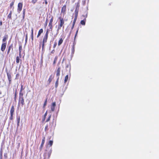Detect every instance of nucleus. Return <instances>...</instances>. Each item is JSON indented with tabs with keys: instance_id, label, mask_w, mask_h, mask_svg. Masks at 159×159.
Here are the masks:
<instances>
[{
	"instance_id": "30",
	"label": "nucleus",
	"mask_w": 159,
	"mask_h": 159,
	"mask_svg": "<svg viewBox=\"0 0 159 159\" xmlns=\"http://www.w3.org/2000/svg\"><path fill=\"white\" fill-rule=\"evenodd\" d=\"M25 9H24L23 11V19L25 18Z\"/></svg>"
},
{
	"instance_id": "39",
	"label": "nucleus",
	"mask_w": 159,
	"mask_h": 159,
	"mask_svg": "<svg viewBox=\"0 0 159 159\" xmlns=\"http://www.w3.org/2000/svg\"><path fill=\"white\" fill-rule=\"evenodd\" d=\"M37 1V0H32L31 2L32 3L34 4L36 3Z\"/></svg>"
},
{
	"instance_id": "28",
	"label": "nucleus",
	"mask_w": 159,
	"mask_h": 159,
	"mask_svg": "<svg viewBox=\"0 0 159 159\" xmlns=\"http://www.w3.org/2000/svg\"><path fill=\"white\" fill-rule=\"evenodd\" d=\"M15 2V0H13L10 4V8H11L13 7Z\"/></svg>"
},
{
	"instance_id": "14",
	"label": "nucleus",
	"mask_w": 159,
	"mask_h": 159,
	"mask_svg": "<svg viewBox=\"0 0 159 159\" xmlns=\"http://www.w3.org/2000/svg\"><path fill=\"white\" fill-rule=\"evenodd\" d=\"M8 35H4L2 40L3 43L6 42V41L8 39Z\"/></svg>"
},
{
	"instance_id": "3",
	"label": "nucleus",
	"mask_w": 159,
	"mask_h": 159,
	"mask_svg": "<svg viewBox=\"0 0 159 159\" xmlns=\"http://www.w3.org/2000/svg\"><path fill=\"white\" fill-rule=\"evenodd\" d=\"M52 150L51 149L46 150L44 154V156L45 158H49L51 155Z\"/></svg>"
},
{
	"instance_id": "18",
	"label": "nucleus",
	"mask_w": 159,
	"mask_h": 159,
	"mask_svg": "<svg viewBox=\"0 0 159 159\" xmlns=\"http://www.w3.org/2000/svg\"><path fill=\"white\" fill-rule=\"evenodd\" d=\"M59 80V77H57V80L55 84V88H57L58 86Z\"/></svg>"
},
{
	"instance_id": "33",
	"label": "nucleus",
	"mask_w": 159,
	"mask_h": 159,
	"mask_svg": "<svg viewBox=\"0 0 159 159\" xmlns=\"http://www.w3.org/2000/svg\"><path fill=\"white\" fill-rule=\"evenodd\" d=\"M57 57H55V58H54V61L53 62V64L54 65L56 62V61H57Z\"/></svg>"
},
{
	"instance_id": "27",
	"label": "nucleus",
	"mask_w": 159,
	"mask_h": 159,
	"mask_svg": "<svg viewBox=\"0 0 159 159\" xmlns=\"http://www.w3.org/2000/svg\"><path fill=\"white\" fill-rule=\"evenodd\" d=\"M68 75H66L65 77V79L64 81V83H66L67 82V81L68 80Z\"/></svg>"
},
{
	"instance_id": "48",
	"label": "nucleus",
	"mask_w": 159,
	"mask_h": 159,
	"mask_svg": "<svg viewBox=\"0 0 159 159\" xmlns=\"http://www.w3.org/2000/svg\"><path fill=\"white\" fill-rule=\"evenodd\" d=\"M75 25V24H72V27H71V30H73V29L74 28Z\"/></svg>"
},
{
	"instance_id": "12",
	"label": "nucleus",
	"mask_w": 159,
	"mask_h": 159,
	"mask_svg": "<svg viewBox=\"0 0 159 159\" xmlns=\"http://www.w3.org/2000/svg\"><path fill=\"white\" fill-rule=\"evenodd\" d=\"M56 106L55 102H53L51 106V110L52 111H53L55 110V108Z\"/></svg>"
},
{
	"instance_id": "38",
	"label": "nucleus",
	"mask_w": 159,
	"mask_h": 159,
	"mask_svg": "<svg viewBox=\"0 0 159 159\" xmlns=\"http://www.w3.org/2000/svg\"><path fill=\"white\" fill-rule=\"evenodd\" d=\"M16 96H17V93L16 92L15 93V97H14V100L15 101H16Z\"/></svg>"
},
{
	"instance_id": "44",
	"label": "nucleus",
	"mask_w": 159,
	"mask_h": 159,
	"mask_svg": "<svg viewBox=\"0 0 159 159\" xmlns=\"http://www.w3.org/2000/svg\"><path fill=\"white\" fill-rule=\"evenodd\" d=\"M24 88H23V86L22 85H21V88L20 90V91H23V90L24 89Z\"/></svg>"
},
{
	"instance_id": "21",
	"label": "nucleus",
	"mask_w": 159,
	"mask_h": 159,
	"mask_svg": "<svg viewBox=\"0 0 159 159\" xmlns=\"http://www.w3.org/2000/svg\"><path fill=\"white\" fill-rule=\"evenodd\" d=\"M80 1H79L77 3H75V4L76 5V9H79V7L80 6Z\"/></svg>"
},
{
	"instance_id": "45",
	"label": "nucleus",
	"mask_w": 159,
	"mask_h": 159,
	"mask_svg": "<svg viewBox=\"0 0 159 159\" xmlns=\"http://www.w3.org/2000/svg\"><path fill=\"white\" fill-rule=\"evenodd\" d=\"M5 158L7 159V153H5L4 155Z\"/></svg>"
},
{
	"instance_id": "41",
	"label": "nucleus",
	"mask_w": 159,
	"mask_h": 159,
	"mask_svg": "<svg viewBox=\"0 0 159 159\" xmlns=\"http://www.w3.org/2000/svg\"><path fill=\"white\" fill-rule=\"evenodd\" d=\"M77 19V18H74L73 21V24H75Z\"/></svg>"
},
{
	"instance_id": "8",
	"label": "nucleus",
	"mask_w": 159,
	"mask_h": 159,
	"mask_svg": "<svg viewBox=\"0 0 159 159\" xmlns=\"http://www.w3.org/2000/svg\"><path fill=\"white\" fill-rule=\"evenodd\" d=\"M61 68L60 66H58L56 70V75L57 77L59 78V76L60 74Z\"/></svg>"
},
{
	"instance_id": "16",
	"label": "nucleus",
	"mask_w": 159,
	"mask_h": 159,
	"mask_svg": "<svg viewBox=\"0 0 159 159\" xmlns=\"http://www.w3.org/2000/svg\"><path fill=\"white\" fill-rule=\"evenodd\" d=\"M31 40L32 41H33L34 40V29L33 28H32L31 29Z\"/></svg>"
},
{
	"instance_id": "36",
	"label": "nucleus",
	"mask_w": 159,
	"mask_h": 159,
	"mask_svg": "<svg viewBox=\"0 0 159 159\" xmlns=\"http://www.w3.org/2000/svg\"><path fill=\"white\" fill-rule=\"evenodd\" d=\"M49 144L51 146L53 144V141L52 140H50L48 142Z\"/></svg>"
},
{
	"instance_id": "29",
	"label": "nucleus",
	"mask_w": 159,
	"mask_h": 159,
	"mask_svg": "<svg viewBox=\"0 0 159 159\" xmlns=\"http://www.w3.org/2000/svg\"><path fill=\"white\" fill-rule=\"evenodd\" d=\"M47 100H48V98H47L45 101V102H44V103L43 105V108H44L45 107V106H46V105H47Z\"/></svg>"
},
{
	"instance_id": "13",
	"label": "nucleus",
	"mask_w": 159,
	"mask_h": 159,
	"mask_svg": "<svg viewBox=\"0 0 159 159\" xmlns=\"http://www.w3.org/2000/svg\"><path fill=\"white\" fill-rule=\"evenodd\" d=\"M43 29H40L39 31L38 35L37 36V38H39L41 35V34L43 32Z\"/></svg>"
},
{
	"instance_id": "42",
	"label": "nucleus",
	"mask_w": 159,
	"mask_h": 159,
	"mask_svg": "<svg viewBox=\"0 0 159 159\" xmlns=\"http://www.w3.org/2000/svg\"><path fill=\"white\" fill-rule=\"evenodd\" d=\"M79 9L75 8V13L78 14Z\"/></svg>"
},
{
	"instance_id": "35",
	"label": "nucleus",
	"mask_w": 159,
	"mask_h": 159,
	"mask_svg": "<svg viewBox=\"0 0 159 159\" xmlns=\"http://www.w3.org/2000/svg\"><path fill=\"white\" fill-rule=\"evenodd\" d=\"M20 117H19L17 119V125L18 126L19 125L20 122Z\"/></svg>"
},
{
	"instance_id": "51",
	"label": "nucleus",
	"mask_w": 159,
	"mask_h": 159,
	"mask_svg": "<svg viewBox=\"0 0 159 159\" xmlns=\"http://www.w3.org/2000/svg\"><path fill=\"white\" fill-rule=\"evenodd\" d=\"M54 52H55V50L53 49V50H52V51L51 52V53L53 54V53H54Z\"/></svg>"
},
{
	"instance_id": "2",
	"label": "nucleus",
	"mask_w": 159,
	"mask_h": 159,
	"mask_svg": "<svg viewBox=\"0 0 159 159\" xmlns=\"http://www.w3.org/2000/svg\"><path fill=\"white\" fill-rule=\"evenodd\" d=\"M59 20L58 22V25L57 29V32H58L59 30L61 28L64 29L65 27V20L61 16H60L58 18Z\"/></svg>"
},
{
	"instance_id": "26",
	"label": "nucleus",
	"mask_w": 159,
	"mask_h": 159,
	"mask_svg": "<svg viewBox=\"0 0 159 159\" xmlns=\"http://www.w3.org/2000/svg\"><path fill=\"white\" fill-rule=\"evenodd\" d=\"M22 46L21 45H20L19 46V55L20 56L21 54V52L22 51Z\"/></svg>"
},
{
	"instance_id": "10",
	"label": "nucleus",
	"mask_w": 159,
	"mask_h": 159,
	"mask_svg": "<svg viewBox=\"0 0 159 159\" xmlns=\"http://www.w3.org/2000/svg\"><path fill=\"white\" fill-rule=\"evenodd\" d=\"M7 74L8 80L9 84H10L11 83V74L9 73L8 72H7Z\"/></svg>"
},
{
	"instance_id": "46",
	"label": "nucleus",
	"mask_w": 159,
	"mask_h": 159,
	"mask_svg": "<svg viewBox=\"0 0 159 159\" xmlns=\"http://www.w3.org/2000/svg\"><path fill=\"white\" fill-rule=\"evenodd\" d=\"M13 115L11 114V116L10 117V120H12Z\"/></svg>"
},
{
	"instance_id": "25",
	"label": "nucleus",
	"mask_w": 159,
	"mask_h": 159,
	"mask_svg": "<svg viewBox=\"0 0 159 159\" xmlns=\"http://www.w3.org/2000/svg\"><path fill=\"white\" fill-rule=\"evenodd\" d=\"M48 26L49 27L50 29L51 30V31H52L53 28L52 23L49 22L48 24Z\"/></svg>"
},
{
	"instance_id": "31",
	"label": "nucleus",
	"mask_w": 159,
	"mask_h": 159,
	"mask_svg": "<svg viewBox=\"0 0 159 159\" xmlns=\"http://www.w3.org/2000/svg\"><path fill=\"white\" fill-rule=\"evenodd\" d=\"M47 111L45 113L44 115V117L43 119V121H44L45 119V118H46V116H47Z\"/></svg>"
},
{
	"instance_id": "22",
	"label": "nucleus",
	"mask_w": 159,
	"mask_h": 159,
	"mask_svg": "<svg viewBox=\"0 0 159 159\" xmlns=\"http://www.w3.org/2000/svg\"><path fill=\"white\" fill-rule=\"evenodd\" d=\"M24 95V93L23 91H20L19 93V98H24L23 96Z\"/></svg>"
},
{
	"instance_id": "47",
	"label": "nucleus",
	"mask_w": 159,
	"mask_h": 159,
	"mask_svg": "<svg viewBox=\"0 0 159 159\" xmlns=\"http://www.w3.org/2000/svg\"><path fill=\"white\" fill-rule=\"evenodd\" d=\"M47 23H48V19H46L45 22V27L47 26Z\"/></svg>"
},
{
	"instance_id": "50",
	"label": "nucleus",
	"mask_w": 159,
	"mask_h": 159,
	"mask_svg": "<svg viewBox=\"0 0 159 159\" xmlns=\"http://www.w3.org/2000/svg\"><path fill=\"white\" fill-rule=\"evenodd\" d=\"M57 45V43H54V45H53V48H55L56 47V46Z\"/></svg>"
},
{
	"instance_id": "5",
	"label": "nucleus",
	"mask_w": 159,
	"mask_h": 159,
	"mask_svg": "<svg viewBox=\"0 0 159 159\" xmlns=\"http://www.w3.org/2000/svg\"><path fill=\"white\" fill-rule=\"evenodd\" d=\"M25 104L24 99V98H19L18 106H19L20 104L22 107Z\"/></svg>"
},
{
	"instance_id": "54",
	"label": "nucleus",
	"mask_w": 159,
	"mask_h": 159,
	"mask_svg": "<svg viewBox=\"0 0 159 159\" xmlns=\"http://www.w3.org/2000/svg\"><path fill=\"white\" fill-rule=\"evenodd\" d=\"M48 127V126L47 125H46L45 127V130H46V129H47V128Z\"/></svg>"
},
{
	"instance_id": "34",
	"label": "nucleus",
	"mask_w": 159,
	"mask_h": 159,
	"mask_svg": "<svg viewBox=\"0 0 159 159\" xmlns=\"http://www.w3.org/2000/svg\"><path fill=\"white\" fill-rule=\"evenodd\" d=\"M51 115H49V117H48V118H47V119L46 120V122H48L49 121V120H50V119H51Z\"/></svg>"
},
{
	"instance_id": "52",
	"label": "nucleus",
	"mask_w": 159,
	"mask_h": 159,
	"mask_svg": "<svg viewBox=\"0 0 159 159\" xmlns=\"http://www.w3.org/2000/svg\"><path fill=\"white\" fill-rule=\"evenodd\" d=\"M44 1H45V4L46 5H47L48 4V2L47 0H44Z\"/></svg>"
},
{
	"instance_id": "1",
	"label": "nucleus",
	"mask_w": 159,
	"mask_h": 159,
	"mask_svg": "<svg viewBox=\"0 0 159 159\" xmlns=\"http://www.w3.org/2000/svg\"><path fill=\"white\" fill-rule=\"evenodd\" d=\"M48 30L47 29L46 32L43 36L42 41L40 42L39 48H40V45L42 44V50H43L44 49L45 44L47 42L48 38Z\"/></svg>"
},
{
	"instance_id": "23",
	"label": "nucleus",
	"mask_w": 159,
	"mask_h": 159,
	"mask_svg": "<svg viewBox=\"0 0 159 159\" xmlns=\"http://www.w3.org/2000/svg\"><path fill=\"white\" fill-rule=\"evenodd\" d=\"M63 39L62 38H61L60 40H59L58 43V45L60 46V45L63 43Z\"/></svg>"
},
{
	"instance_id": "20",
	"label": "nucleus",
	"mask_w": 159,
	"mask_h": 159,
	"mask_svg": "<svg viewBox=\"0 0 159 159\" xmlns=\"http://www.w3.org/2000/svg\"><path fill=\"white\" fill-rule=\"evenodd\" d=\"M12 11H11L10 12L9 14L7 16V17L8 19L10 20H11V15H12Z\"/></svg>"
},
{
	"instance_id": "37",
	"label": "nucleus",
	"mask_w": 159,
	"mask_h": 159,
	"mask_svg": "<svg viewBox=\"0 0 159 159\" xmlns=\"http://www.w3.org/2000/svg\"><path fill=\"white\" fill-rule=\"evenodd\" d=\"M28 40V34H26L25 36V43H26L27 42Z\"/></svg>"
},
{
	"instance_id": "32",
	"label": "nucleus",
	"mask_w": 159,
	"mask_h": 159,
	"mask_svg": "<svg viewBox=\"0 0 159 159\" xmlns=\"http://www.w3.org/2000/svg\"><path fill=\"white\" fill-rule=\"evenodd\" d=\"M43 57L42 56L40 60V66H42L43 65Z\"/></svg>"
},
{
	"instance_id": "4",
	"label": "nucleus",
	"mask_w": 159,
	"mask_h": 159,
	"mask_svg": "<svg viewBox=\"0 0 159 159\" xmlns=\"http://www.w3.org/2000/svg\"><path fill=\"white\" fill-rule=\"evenodd\" d=\"M23 4L22 2H19L18 3L17 5V11L19 13H20L21 11L22 10L23 7Z\"/></svg>"
},
{
	"instance_id": "11",
	"label": "nucleus",
	"mask_w": 159,
	"mask_h": 159,
	"mask_svg": "<svg viewBox=\"0 0 159 159\" xmlns=\"http://www.w3.org/2000/svg\"><path fill=\"white\" fill-rule=\"evenodd\" d=\"M45 137H43L42 139V143H41L40 147L39 148V149L40 150V151H41L42 150V148H43V145H44V143L45 141Z\"/></svg>"
},
{
	"instance_id": "49",
	"label": "nucleus",
	"mask_w": 159,
	"mask_h": 159,
	"mask_svg": "<svg viewBox=\"0 0 159 159\" xmlns=\"http://www.w3.org/2000/svg\"><path fill=\"white\" fill-rule=\"evenodd\" d=\"M78 14L75 13V18H77V17H78Z\"/></svg>"
},
{
	"instance_id": "19",
	"label": "nucleus",
	"mask_w": 159,
	"mask_h": 159,
	"mask_svg": "<svg viewBox=\"0 0 159 159\" xmlns=\"http://www.w3.org/2000/svg\"><path fill=\"white\" fill-rule=\"evenodd\" d=\"M86 21V19L85 18L83 20H81L80 21L81 24L82 25H85V22Z\"/></svg>"
},
{
	"instance_id": "53",
	"label": "nucleus",
	"mask_w": 159,
	"mask_h": 159,
	"mask_svg": "<svg viewBox=\"0 0 159 159\" xmlns=\"http://www.w3.org/2000/svg\"><path fill=\"white\" fill-rule=\"evenodd\" d=\"M2 25V21L1 20L0 21V25L1 26Z\"/></svg>"
},
{
	"instance_id": "9",
	"label": "nucleus",
	"mask_w": 159,
	"mask_h": 159,
	"mask_svg": "<svg viewBox=\"0 0 159 159\" xmlns=\"http://www.w3.org/2000/svg\"><path fill=\"white\" fill-rule=\"evenodd\" d=\"M66 5L65 4L61 8V13H63V15H64L66 14Z\"/></svg>"
},
{
	"instance_id": "6",
	"label": "nucleus",
	"mask_w": 159,
	"mask_h": 159,
	"mask_svg": "<svg viewBox=\"0 0 159 159\" xmlns=\"http://www.w3.org/2000/svg\"><path fill=\"white\" fill-rule=\"evenodd\" d=\"M10 51H11L12 52H13V45L12 43L8 46L7 47V55L9 54L10 52Z\"/></svg>"
},
{
	"instance_id": "40",
	"label": "nucleus",
	"mask_w": 159,
	"mask_h": 159,
	"mask_svg": "<svg viewBox=\"0 0 159 159\" xmlns=\"http://www.w3.org/2000/svg\"><path fill=\"white\" fill-rule=\"evenodd\" d=\"M78 30H79V29H78L76 31V33H75V38H74V39L75 40V39L76 37V36L77 35V34H78Z\"/></svg>"
},
{
	"instance_id": "55",
	"label": "nucleus",
	"mask_w": 159,
	"mask_h": 159,
	"mask_svg": "<svg viewBox=\"0 0 159 159\" xmlns=\"http://www.w3.org/2000/svg\"><path fill=\"white\" fill-rule=\"evenodd\" d=\"M2 94V92L1 90H0V95H1Z\"/></svg>"
},
{
	"instance_id": "7",
	"label": "nucleus",
	"mask_w": 159,
	"mask_h": 159,
	"mask_svg": "<svg viewBox=\"0 0 159 159\" xmlns=\"http://www.w3.org/2000/svg\"><path fill=\"white\" fill-rule=\"evenodd\" d=\"M7 42L3 43L1 45V50L2 52H4L6 47Z\"/></svg>"
},
{
	"instance_id": "17",
	"label": "nucleus",
	"mask_w": 159,
	"mask_h": 159,
	"mask_svg": "<svg viewBox=\"0 0 159 159\" xmlns=\"http://www.w3.org/2000/svg\"><path fill=\"white\" fill-rule=\"evenodd\" d=\"M53 76L52 75H51L49 76V77L48 80V82L49 84H50L51 82L52 79L53 78Z\"/></svg>"
},
{
	"instance_id": "24",
	"label": "nucleus",
	"mask_w": 159,
	"mask_h": 159,
	"mask_svg": "<svg viewBox=\"0 0 159 159\" xmlns=\"http://www.w3.org/2000/svg\"><path fill=\"white\" fill-rule=\"evenodd\" d=\"M21 55L20 56L19 55V56H17L16 57V63H18L20 62V58L21 57Z\"/></svg>"
},
{
	"instance_id": "56",
	"label": "nucleus",
	"mask_w": 159,
	"mask_h": 159,
	"mask_svg": "<svg viewBox=\"0 0 159 159\" xmlns=\"http://www.w3.org/2000/svg\"><path fill=\"white\" fill-rule=\"evenodd\" d=\"M0 155L1 157L2 156V153H1Z\"/></svg>"
},
{
	"instance_id": "15",
	"label": "nucleus",
	"mask_w": 159,
	"mask_h": 159,
	"mask_svg": "<svg viewBox=\"0 0 159 159\" xmlns=\"http://www.w3.org/2000/svg\"><path fill=\"white\" fill-rule=\"evenodd\" d=\"M14 107L13 105H12L10 111V114L13 115L14 114Z\"/></svg>"
},
{
	"instance_id": "43",
	"label": "nucleus",
	"mask_w": 159,
	"mask_h": 159,
	"mask_svg": "<svg viewBox=\"0 0 159 159\" xmlns=\"http://www.w3.org/2000/svg\"><path fill=\"white\" fill-rule=\"evenodd\" d=\"M53 20V17L52 16L49 22L52 23Z\"/></svg>"
}]
</instances>
